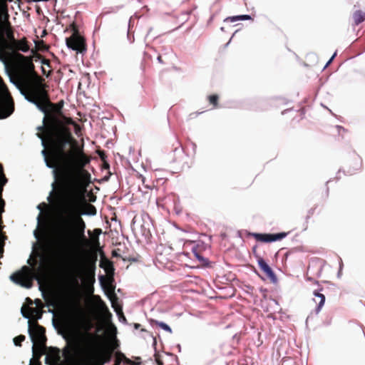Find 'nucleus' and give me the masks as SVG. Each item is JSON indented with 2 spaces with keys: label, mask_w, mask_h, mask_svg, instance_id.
I'll return each instance as SVG.
<instances>
[{
  "label": "nucleus",
  "mask_w": 365,
  "mask_h": 365,
  "mask_svg": "<svg viewBox=\"0 0 365 365\" xmlns=\"http://www.w3.org/2000/svg\"><path fill=\"white\" fill-rule=\"evenodd\" d=\"M71 317L72 320L76 323L82 324L84 322L89 323L85 316V312L79 303H76L71 309Z\"/></svg>",
  "instance_id": "12"
},
{
  "label": "nucleus",
  "mask_w": 365,
  "mask_h": 365,
  "mask_svg": "<svg viewBox=\"0 0 365 365\" xmlns=\"http://www.w3.org/2000/svg\"><path fill=\"white\" fill-rule=\"evenodd\" d=\"M150 322H151L152 324H155V325L160 327V328H162L163 329H164L166 331H168L170 333L172 332L171 328L168 324H166L164 322H158V321L155 320V319H151Z\"/></svg>",
  "instance_id": "18"
},
{
  "label": "nucleus",
  "mask_w": 365,
  "mask_h": 365,
  "mask_svg": "<svg viewBox=\"0 0 365 365\" xmlns=\"http://www.w3.org/2000/svg\"><path fill=\"white\" fill-rule=\"evenodd\" d=\"M103 167L104 168H109V164L108 163V162L106 160V163H103Z\"/></svg>",
  "instance_id": "31"
},
{
  "label": "nucleus",
  "mask_w": 365,
  "mask_h": 365,
  "mask_svg": "<svg viewBox=\"0 0 365 365\" xmlns=\"http://www.w3.org/2000/svg\"><path fill=\"white\" fill-rule=\"evenodd\" d=\"M29 273L30 269L26 266H24L21 271L16 272L11 274L10 279L16 284L26 288H30L32 284Z\"/></svg>",
  "instance_id": "9"
},
{
  "label": "nucleus",
  "mask_w": 365,
  "mask_h": 365,
  "mask_svg": "<svg viewBox=\"0 0 365 365\" xmlns=\"http://www.w3.org/2000/svg\"><path fill=\"white\" fill-rule=\"evenodd\" d=\"M143 183L146 184V182H145V179H143Z\"/></svg>",
  "instance_id": "33"
},
{
  "label": "nucleus",
  "mask_w": 365,
  "mask_h": 365,
  "mask_svg": "<svg viewBox=\"0 0 365 365\" xmlns=\"http://www.w3.org/2000/svg\"><path fill=\"white\" fill-rule=\"evenodd\" d=\"M0 172H1V174L2 178H3V185H4L7 182V179L6 178V177L4 176V175L3 173V168L1 164H0Z\"/></svg>",
  "instance_id": "28"
},
{
  "label": "nucleus",
  "mask_w": 365,
  "mask_h": 365,
  "mask_svg": "<svg viewBox=\"0 0 365 365\" xmlns=\"http://www.w3.org/2000/svg\"><path fill=\"white\" fill-rule=\"evenodd\" d=\"M14 83L24 98L45 114L43 125L38 128L41 133H37V135L46 148L42 151L46 165L61 170L85 168L90 163L91 158L68 127L73 125L75 133L78 134L80 125L63 114V103H53L51 101L47 90L48 86L45 79L34 71L31 62L18 66Z\"/></svg>",
  "instance_id": "1"
},
{
  "label": "nucleus",
  "mask_w": 365,
  "mask_h": 365,
  "mask_svg": "<svg viewBox=\"0 0 365 365\" xmlns=\"http://www.w3.org/2000/svg\"><path fill=\"white\" fill-rule=\"evenodd\" d=\"M256 252H257V247L255 246L253 247V253L255 255V256L257 258V262H258L259 267L264 273V274L267 276V278H269L272 282H275L277 278H276V275L274 274V272L272 271L271 267L267 264V263L263 259L262 257L256 255Z\"/></svg>",
  "instance_id": "11"
},
{
  "label": "nucleus",
  "mask_w": 365,
  "mask_h": 365,
  "mask_svg": "<svg viewBox=\"0 0 365 365\" xmlns=\"http://www.w3.org/2000/svg\"><path fill=\"white\" fill-rule=\"evenodd\" d=\"M29 333L31 337L33 345V352L36 355L37 351L40 352V355L46 350V337L45 335L46 329L42 326L39 325L36 322H29Z\"/></svg>",
  "instance_id": "5"
},
{
  "label": "nucleus",
  "mask_w": 365,
  "mask_h": 365,
  "mask_svg": "<svg viewBox=\"0 0 365 365\" xmlns=\"http://www.w3.org/2000/svg\"><path fill=\"white\" fill-rule=\"evenodd\" d=\"M113 307L115 308V311L118 312L117 308L115 307L114 303L113 302Z\"/></svg>",
  "instance_id": "32"
},
{
  "label": "nucleus",
  "mask_w": 365,
  "mask_h": 365,
  "mask_svg": "<svg viewBox=\"0 0 365 365\" xmlns=\"http://www.w3.org/2000/svg\"><path fill=\"white\" fill-rule=\"evenodd\" d=\"M31 52L34 53V58L36 61H37L38 59H41V71L43 75H45L46 77H48L51 73V63L50 61L48 59H46L45 58H43L41 55L36 53V51L32 49Z\"/></svg>",
  "instance_id": "13"
},
{
  "label": "nucleus",
  "mask_w": 365,
  "mask_h": 365,
  "mask_svg": "<svg viewBox=\"0 0 365 365\" xmlns=\"http://www.w3.org/2000/svg\"><path fill=\"white\" fill-rule=\"evenodd\" d=\"M48 349V355L46 359V364H50L48 362V358H51L54 361H58L60 360V351L56 347H49Z\"/></svg>",
  "instance_id": "15"
},
{
  "label": "nucleus",
  "mask_w": 365,
  "mask_h": 365,
  "mask_svg": "<svg viewBox=\"0 0 365 365\" xmlns=\"http://www.w3.org/2000/svg\"><path fill=\"white\" fill-rule=\"evenodd\" d=\"M209 103L212 106V109L218 108L219 96L217 94H212L207 96Z\"/></svg>",
  "instance_id": "17"
},
{
  "label": "nucleus",
  "mask_w": 365,
  "mask_h": 365,
  "mask_svg": "<svg viewBox=\"0 0 365 365\" xmlns=\"http://www.w3.org/2000/svg\"><path fill=\"white\" fill-rule=\"evenodd\" d=\"M139 324H135V327L138 328Z\"/></svg>",
  "instance_id": "37"
},
{
  "label": "nucleus",
  "mask_w": 365,
  "mask_h": 365,
  "mask_svg": "<svg viewBox=\"0 0 365 365\" xmlns=\"http://www.w3.org/2000/svg\"><path fill=\"white\" fill-rule=\"evenodd\" d=\"M94 232L96 233L97 235H100L101 233V229H96L94 230ZM93 240H95L97 244L98 245L99 242H98V237L96 236L95 238H93L92 239Z\"/></svg>",
  "instance_id": "26"
},
{
  "label": "nucleus",
  "mask_w": 365,
  "mask_h": 365,
  "mask_svg": "<svg viewBox=\"0 0 365 365\" xmlns=\"http://www.w3.org/2000/svg\"><path fill=\"white\" fill-rule=\"evenodd\" d=\"M103 277H104L103 276H101V277H100V279H103Z\"/></svg>",
  "instance_id": "36"
},
{
  "label": "nucleus",
  "mask_w": 365,
  "mask_h": 365,
  "mask_svg": "<svg viewBox=\"0 0 365 365\" xmlns=\"http://www.w3.org/2000/svg\"><path fill=\"white\" fill-rule=\"evenodd\" d=\"M98 154L100 158L101 159V160L103 163H106V160L107 158V155H106V153L103 150H98Z\"/></svg>",
  "instance_id": "25"
},
{
  "label": "nucleus",
  "mask_w": 365,
  "mask_h": 365,
  "mask_svg": "<svg viewBox=\"0 0 365 365\" xmlns=\"http://www.w3.org/2000/svg\"><path fill=\"white\" fill-rule=\"evenodd\" d=\"M157 59H158L159 63H163V58H162V56L160 55L158 56Z\"/></svg>",
  "instance_id": "30"
},
{
  "label": "nucleus",
  "mask_w": 365,
  "mask_h": 365,
  "mask_svg": "<svg viewBox=\"0 0 365 365\" xmlns=\"http://www.w3.org/2000/svg\"><path fill=\"white\" fill-rule=\"evenodd\" d=\"M26 337L24 335H19L14 339V343L16 346H21V343L25 340Z\"/></svg>",
  "instance_id": "22"
},
{
  "label": "nucleus",
  "mask_w": 365,
  "mask_h": 365,
  "mask_svg": "<svg viewBox=\"0 0 365 365\" xmlns=\"http://www.w3.org/2000/svg\"><path fill=\"white\" fill-rule=\"evenodd\" d=\"M143 183L146 184V182H145V179H143Z\"/></svg>",
  "instance_id": "34"
},
{
  "label": "nucleus",
  "mask_w": 365,
  "mask_h": 365,
  "mask_svg": "<svg viewBox=\"0 0 365 365\" xmlns=\"http://www.w3.org/2000/svg\"><path fill=\"white\" fill-rule=\"evenodd\" d=\"M228 19H230L231 22H235L239 20H250L251 19V16L250 15H240L229 17Z\"/></svg>",
  "instance_id": "20"
},
{
  "label": "nucleus",
  "mask_w": 365,
  "mask_h": 365,
  "mask_svg": "<svg viewBox=\"0 0 365 365\" xmlns=\"http://www.w3.org/2000/svg\"><path fill=\"white\" fill-rule=\"evenodd\" d=\"M99 307H100V309L103 312H107V313H108L110 315V314L109 313L108 307H106V304L101 299H100V301H99Z\"/></svg>",
  "instance_id": "24"
},
{
  "label": "nucleus",
  "mask_w": 365,
  "mask_h": 365,
  "mask_svg": "<svg viewBox=\"0 0 365 365\" xmlns=\"http://www.w3.org/2000/svg\"><path fill=\"white\" fill-rule=\"evenodd\" d=\"M156 261L163 267L170 268L175 259V253L171 247L160 245L156 248Z\"/></svg>",
  "instance_id": "7"
},
{
  "label": "nucleus",
  "mask_w": 365,
  "mask_h": 365,
  "mask_svg": "<svg viewBox=\"0 0 365 365\" xmlns=\"http://www.w3.org/2000/svg\"><path fill=\"white\" fill-rule=\"evenodd\" d=\"M351 19L354 26H358L365 21V11L361 9L355 10L351 14Z\"/></svg>",
  "instance_id": "14"
},
{
  "label": "nucleus",
  "mask_w": 365,
  "mask_h": 365,
  "mask_svg": "<svg viewBox=\"0 0 365 365\" xmlns=\"http://www.w3.org/2000/svg\"><path fill=\"white\" fill-rule=\"evenodd\" d=\"M192 252L195 257L202 263H205L207 261L199 252H197L195 249H192Z\"/></svg>",
  "instance_id": "23"
},
{
  "label": "nucleus",
  "mask_w": 365,
  "mask_h": 365,
  "mask_svg": "<svg viewBox=\"0 0 365 365\" xmlns=\"http://www.w3.org/2000/svg\"><path fill=\"white\" fill-rule=\"evenodd\" d=\"M96 259V256L92 259L86 257L76 264L68 275L67 281L69 285L78 287L79 279L86 283H93Z\"/></svg>",
  "instance_id": "4"
},
{
  "label": "nucleus",
  "mask_w": 365,
  "mask_h": 365,
  "mask_svg": "<svg viewBox=\"0 0 365 365\" xmlns=\"http://www.w3.org/2000/svg\"><path fill=\"white\" fill-rule=\"evenodd\" d=\"M250 236H252L255 240L259 242L269 243L278 240H282L287 236L286 232H280L277 234L269 233H249Z\"/></svg>",
  "instance_id": "10"
},
{
  "label": "nucleus",
  "mask_w": 365,
  "mask_h": 365,
  "mask_svg": "<svg viewBox=\"0 0 365 365\" xmlns=\"http://www.w3.org/2000/svg\"><path fill=\"white\" fill-rule=\"evenodd\" d=\"M48 49V46L43 40L36 41V50L45 51Z\"/></svg>",
  "instance_id": "19"
},
{
  "label": "nucleus",
  "mask_w": 365,
  "mask_h": 365,
  "mask_svg": "<svg viewBox=\"0 0 365 365\" xmlns=\"http://www.w3.org/2000/svg\"><path fill=\"white\" fill-rule=\"evenodd\" d=\"M55 181L52 183L51 195L58 198L56 205L57 220L53 230L52 244L60 254L67 253L79 240L87 241L85 236L86 222L82 215H95L94 205L86 202L84 197L90 174L83 170H53Z\"/></svg>",
  "instance_id": "2"
},
{
  "label": "nucleus",
  "mask_w": 365,
  "mask_h": 365,
  "mask_svg": "<svg viewBox=\"0 0 365 365\" xmlns=\"http://www.w3.org/2000/svg\"><path fill=\"white\" fill-rule=\"evenodd\" d=\"M314 300L318 304L317 311L319 312L324 304L325 297L324 294H321L318 291H314Z\"/></svg>",
  "instance_id": "16"
},
{
  "label": "nucleus",
  "mask_w": 365,
  "mask_h": 365,
  "mask_svg": "<svg viewBox=\"0 0 365 365\" xmlns=\"http://www.w3.org/2000/svg\"><path fill=\"white\" fill-rule=\"evenodd\" d=\"M13 0H0V60L6 61L11 52H13V68L10 74L11 81L16 86V73L18 66L21 63L31 62L33 65L34 55L26 56L17 52H27L30 47L24 37L16 40L14 37V29L9 21L7 1ZM35 67V66H34ZM36 71V70L34 69Z\"/></svg>",
  "instance_id": "3"
},
{
  "label": "nucleus",
  "mask_w": 365,
  "mask_h": 365,
  "mask_svg": "<svg viewBox=\"0 0 365 365\" xmlns=\"http://www.w3.org/2000/svg\"><path fill=\"white\" fill-rule=\"evenodd\" d=\"M110 351H102L98 354L87 351L81 356V365H104L110 361Z\"/></svg>",
  "instance_id": "6"
},
{
  "label": "nucleus",
  "mask_w": 365,
  "mask_h": 365,
  "mask_svg": "<svg viewBox=\"0 0 365 365\" xmlns=\"http://www.w3.org/2000/svg\"><path fill=\"white\" fill-rule=\"evenodd\" d=\"M66 41L69 48L76 51L78 53H83L87 50L86 40L79 34L76 27L73 28V34L70 37L66 38Z\"/></svg>",
  "instance_id": "8"
},
{
  "label": "nucleus",
  "mask_w": 365,
  "mask_h": 365,
  "mask_svg": "<svg viewBox=\"0 0 365 365\" xmlns=\"http://www.w3.org/2000/svg\"><path fill=\"white\" fill-rule=\"evenodd\" d=\"M334 55L333 56H331V58L330 59L329 61H331L332 60V58H334Z\"/></svg>",
  "instance_id": "35"
},
{
  "label": "nucleus",
  "mask_w": 365,
  "mask_h": 365,
  "mask_svg": "<svg viewBox=\"0 0 365 365\" xmlns=\"http://www.w3.org/2000/svg\"><path fill=\"white\" fill-rule=\"evenodd\" d=\"M116 359H115V365H119L121 361H124L125 362V359H128L124 354L121 352H117L116 353Z\"/></svg>",
  "instance_id": "21"
},
{
  "label": "nucleus",
  "mask_w": 365,
  "mask_h": 365,
  "mask_svg": "<svg viewBox=\"0 0 365 365\" xmlns=\"http://www.w3.org/2000/svg\"><path fill=\"white\" fill-rule=\"evenodd\" d=\"M125 363L128 365H140V362H135V361H131L130 359H125Z\"/></svg>",
  "instance_id": "27"
},
{
  "label": "nucleus",
  "mask_w": 365,
  "mask_h": 365,
  "mask_svg": "<svg viewBox=\"0 0 365 365\" xmlns=\"http://www.w3.org/2000/svg\"><path fill=\"white\" fill-rule=\"evenodd\" d=\"M336 129H337L338 133L339 134H341V132H345V129L343 127H341V126H339V125L336 126Z\"/></svg>",
  "instance_id": "29"
}]
</instances>
